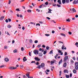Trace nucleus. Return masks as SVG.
<instances>
[{"label":"nucleus","mask_w":78,"mask_h":78,"mask_svg":"<svg viewBox=\"0 0 78 78\" xmlns=\"http://www.w3.org/2000/svg\"><path fill=\"white\" fill-rule=\"evenodd\" d=\"M75 68L76 70H78V62H76V63H75Z\"/></svg>","instance_id":"nucleus-1"},{"label":"nucleus","mask_w":78,"mask_h":78,"mask_svg":"<svg viewBox=\"0 0 78 78\" xmlns=\"http://www.w3.org/2000/svg\"><path fill=\"white\" fill-rule=\"evenodd\" d=\"M34 53L35 55H37H37L39 54V51H37L36 50H35L34 51Z\"/></svg>","instance_id":"nucleus-2"},{"label":"nucleus","mask_w":78,"mask_h":78,"mask_svg":"<svg viewBox=\"0 0 78 78\" xmlns=\"http://www.w3.org/2000/svg\"><path fill=\"white\" fill-rule=\"evenodd\" d=\"M68 56H66L64 58V62H66L67 60L68 59Z\"/></svg>","instance_id":"nucleus-3"},{"label":"nucleus","mask_w":78,"mask_h":78,"mask_svg":"<svg viewBox=\"0 0 78 78\" xmlns=\"http://www.w3.org/2000/svg\"><path fill=\"white\" fill-rule=\"evenodd\" d=\"M9 69H17V67H9Z\"/></svg>","instance_id":"nucleus-4"},{"label":"nucleus","mask_w":78,"mask_h":78,"mask_svg":"<svg viewBox=\"0 0 78 78\" xmlns=\"http://www.w3.org/2000/svg\"><path fill=\"white\" fill-rule=\"evenodd\" d=\"M35 61H40V59L39 58H38V57H35L34 58Z\"/></svg>","instance_id":"nucleus-5"},{"label":"nucleus","mask_w":78,"mask_h":78,"mask_svg":"<svg viewBox=\"0 0 78 78\" xmlns=\"http://www.w3.org/2000/svg\"><path fill=\"white\" fill-rule=\"evenodd\" d=\"M40 66L41 67H44V66H45V64H44V63H43L41 64Z\"/></svg>","instance_id":"nucleus-6"},{"label":"nucleus","mask_w":78,"mask_h":78,"mask_svg":"<svg viewBox=\"0 0 78 78\" xmlns=\"http://www.w3.org/2000/svg\"><path fill=\"white\" fill-rule=\"evenodd\" d=\"M72 11L73 12H76V10H75V8H73L72 10Z\"/></svg>","instance_id":"nucleus-7"},{"label":"nucleus","mask_w":78,"mask_h":78,"mask_svg":"<svg viewBox=\"0 0 78 78\" xmlns=\"http://www.w3.org/2000/svg\"><path fill=\"white\" fill-rule=\"evenodd\" d=\"M23 62H25V61H27V59L26 58V57H24L23 59Z\"/></svg>","instance_id":"nucleus-8"},{"label":"nucleus","mask_w":78,"mask_h":78,"mask_svg":"<svg viewBox=\"0 0 78 78\" xmlns=\"http://www.w3.org/2000/svg\"><path fill=\"white\" fill-rule=\"evenodd\" d=\"M62 59H61L58 62V65H60L62 63Z\"/></svg>","instance_id":"nucleus-9"},{"label":"nucleus","mask_w":78,"mask_h":78,"mask_svg":"<svg viewBox=\"0 0 78 78\" xmlns=\"http://www.w3.org/2000/svg\"><path fill=\"white\" fill-rule=\"evenodd\" d=\"M57 2L59 3V5H61V0H58Z\"/></svg>","instance_id":"nucleus-10"},{"label":"nucleus","mask_w":78,"mask_h":78,"mask_svg":"<svg viewBox=\"0 0 78 78\" xmlns=\"http://www.w3.org/2000/svg\"><path fill=\"white\" fill-rule=\"evenodd\" d=\"M66 66H67V63H64L63 65V67H66Z\"/></svg>","instance_id":"nucleus-11"},{"label":"nucleus","mask_w":78,"mask_h":78,"mask_svg":"<svg viewBox=\"0 0 78 78\" xmlns=\"http://www.w3.org/2000/svg\"><path fill=\"white\" fill-rule=\"evenodd\" d=\"M48 9L49 11L48 12V13H51V10L50 9Z\"/></svg>","instance_id":"nucleus-12"},{"label":"nucleus","mask_w":78,"mask_h":78,"mask_svg":"<svg viewBox=\"0 0 78 78\" xmlns=\"http://www.w3.org/2000/svg\"><path fill=\"white\" fill-rule=\"evenodd\" d=\"M5 61L6 62H8V61H9V59H8V58H5Z\"/></svg>","instance_id":"nucleus-13"},{"label":"nucleus","mask_w":78,"mask_h":78,"mask_svg":"<svg viewBox=\"0 0 78 78\" xmlns=\"http://www.w3.org/2000/svg\"><path fill=\"white\" fill-rule=\"evenodd\" d=\"M47 50H45V51H44V52L43 53L44 55H45V54L47 53Z\"/></svg>","instance_id":"nucleus-14"},{"label":"nucleus","mask_w":78,"mask_h":78,"mask_svg":"<svg viewBox=\"0 0 78 78\" xmlns=\"http://www.w3.org/2000/svg\"><path fill=\"white\" fill-rule=\"evenodd\" d=\"M69 72V71H68V70H66L65 69L64 70V73H68Z\"/></svg>","instance_id":"nucleus-15"},{"label":"nucleus","mask_w":78,"mask_h":78,"mask_svg":"<svg viewBox=\"0 0 78 78\" xmlns=\"http://www.w3.org/2000/svg\"><path fill=\"white\" fill-rule=\"evenodd\" d=\"M41 65H38L37 66V67L36 68L39 69H41Z\"/></svg>","instance_id":"nucleus-16"},{"label":"nucleus","mask_w":78,"mask_h":78,"mask_svg":"<svg viewBox=\"0 0 78 78\" xmlns=\"http://www.w3.org/2000/svg\"><path fill=\"white\" fill-rule=\"evenodd\" d=\"M62 36H64V37H66V34H64L61 33L60 34Z\"/></svg>","instance_id":"nucleus-17"},{"label":"nucleus","mask_w":78,"mask_h":78,"mask_svg":"<svg viewBox=\"0 0 78 78\" xmlns=\"http://www.w3.org/2000/svg\"><path fill=\"white\" fill-rule=\"evenodd\" d=\"M4 18H5V17L4 16H2V17H1V18H0V20H3V19H4Z\"/></svg>","instance_id":"nucleus-18"},{"label":"nucleus","mask_w":78,"mask_h":78,"mask_svg":"<svg viewBox=\"0 0 78 78\" xmlns=\"http://www.w3.org/2000/svg\"><path fill=\"white\" fill-rule=\"evenodd\" d=\"M73 72L74 73H76V71L75 69H74L73 70Z\"/></svg>","instance_id":"nucleus-19"},{"label":"nucleus","mask_w":78,"mask_h":78,"mask_svg":"<svg viewBox=\"0 0 78 78\" xmlns=\"http://www.w3.org/2000/svg\"><path fill=\"white\" fill-rule=\"evenodd\" d=\"M66 0H62V3L63 4H64L66 3Z\"/></svg>","instance_id":"nucleus-20"},{"label":"nucleus","mask_w":78,"mask_h":78,"mask_svg":"<svg viewBox=\"0 0 78 78\" xmlns=\"http://www.w3.org/2000/svg\"><path fill=\"white\" fill-rule=\"evenodd\" d=\"M73 3H74V4H76V3H78V2L76 1H74L73 2Z\"/></svg>","instance_id":"nucleus-21"},{"label":"nucleus","mask_w":78,"mask_h":78,"mask_svg":"<svg viewBox=\"0 0 78 78\" xmlns=\"http://www.w3.org/2000/svg\"><path fill=\"white\" fill-rule=\"evenodd\" d=\"M14 53H17V49H15L13 51Z\"/></svg>","instance_id":"nucleus-22"},{"label":"nucleus","mask_w":78,"mask_h":78,"mask_svg":"<svg viewBox=\"0 0 78 78\" xmlns=\"http://www.w3.org/2000/svg\"><path fill=\"white\" fill-rule=\"evenodd\" d=\"M39 56H42V54L41 53H39Z\"/></svg>","instance_id":"nucleus-23"},{"label":"nucleus","mask_w":78,"mask_h":78,"mask_svg":"<svg viewBox=\"0 0 78 78\" xmlns=\"http://www.w3.org/2000/svg\"><path fill=\"white\" fill-rule=\"evenodd\" d=\"M44 4L46 5H48V2H45Z\"/></svg>","instance_id":"nucleus-24"},{"label":"nucleus","mask_w":78,"mask_h":78,"mask_svg":"<svg viewBox=\"0 0 78 78\" xmlns=\"http://www.w3.org/2000/svg\"><path fill=\"white\" fill-rule=\"evenodd\" d=\"M27 11L28 12H31V10H30V9L27 10Z\"/></svg>","instance_id":"nucleus-25"},{"label":"nucleus","mask_w":78,"mask_h":78,"mask_svg":"<svg viewBox=\"0 0 78 78\" xmlns=\"http://www.w3.org/2000/svg\"><path fill=\"white\" fill-rule=\"evenodd\" d=\"M64 47H65V46H64V44H63L62 47V50H64Z\"/></svg>","instance_id":"nucleus-26"},{"label":"nucleus","mask_w":78,"mask_h":78,"mask_svg":"<svg viewBox=\"0 0 78 78\" xmlns=\"http://www.w3.org/2000/svg\"><path fill=\"white\" fill-rule=\"evenodd\" d=\"M20 67L21 69L22 68H23V65H20Z\"/></svg>","instance_id":"nucleus-27"},{"label":"nucleus","mask_w":78,"mask_h":78,"mask_svg":"<svg viewBox=\"0 0 78 78\" xmlns=\"http://www.w3.org/2000/svg\"><path fill=\"white\" fill-rule=\"evenodd\" d=\"M41 44H38V46H37V47L38 48H40L41 47Z\"/></svg>","instance_id":"nucleus-28"},{"label":"nucleus","mask_w":78,"mask_h":78,"mask_svg":"<svg viewBox=\"0 0 78 78\" xmlns=\"http://www.w3.org/2000/svg\"><path fill=\"white\" fill-rule=\"evenodd\" d=\"M12 27L11 26H10V25H9L7 26L8 28H10Z\"/></svg>","instance_id":"nucleus-29"},{"label":"nucleus","mask_w":78,"mask_h":78,"mask_svg":"<svg viewBox=\"0 0 78 78\" xmlns=\"http://www.w3.org/2000/svg\"><path fill=\"white\" fill-rule=\"evenodd\" d=\"M66 22H70V19H66Z\"/></svg>","instance_id":"nucleus-30"},{"label":"nucleus","mask_w":78,"mask_h":78,"mask_svg":"<svg viewBox=\"0 0 78 78\" xmlns=\"http://www.w3.org/2000/svg\"><path fill=\"white\" fill-rule=\"evenodd\" d=\"M7 48H8V46H4V49H7Z\"/></svg>","instance_id":"nucleus-31"},{"label":"nucleus","mask_w":78,"mask_h":78,"mask_svg":"<svg viewBox=\"0 0 78 78\" xmlns=\"http://www.w3.org/2000/svg\"><path fill=\"white\" fill-rule=\"evenodd\" d=\"M75 45L77 46V47H78V42H76V43L75 44Z\"/></svg>","instance_id":"nucleus-32"},{"label":"nucleus","mask_w":78,"mask_h":78,"mask_svg":"<svg viewBox=\"0 0 78 78\" xmlns=\"http://www.w3.org/2000/svg\"><path fill=\"white\" fill-rule=\"evenodd\" d=\"M66 76L67 78H69V75H66Z\"/></svg>","instance_id":"nucleus-33"},{"label":"nucleus","mask_w":78,"mask_h":78,"mask_svg":"<svg viewBox=\"0 0 78 78\" xmlns=\"http://www.w3.org/2000/svg\"><path fill=\"white\" fill-rule=\"evenodd\" d=\"M66 2L67 3H69V0H66Z\"/></svg>","instance_id":"nucleus-34"},{"label":"nucleus","mask_w":78,"mask_h":78,"mask_svg":"<svg viewBox=\"0 0 78 78\" xmlns=\"http://www.w3.org/2000/svg\"><path fill=\"white\" fill-rule=\"evenodd\" d=\"M38 42V41L37 40H36L34 41V43H35V44H37V43Z\"/></svg>","instance_id":"nucleus-35"},{"label":"nucleus","mask_w":78,"mask_h":78,"mask_svg":"<svg viewBox=\"0 0 78 78\" xmlns=\"http://www.w3.org/2000/svg\"><path fill=\"white\" fill-rule=\"evenodd\" d=\"M52 53H53V51H50V53H49V54H52Z\"/></svg>","instance_id":"nucleus-36"},{"label":"nucleus","mask_w":78,"mask_h":78,"mask_svg":"<svg viewBox=\"0 0 78 78\" xmlns=\"http://www.w3.org/2000/svg\"><path fill=\"white\" fill-rule=\"evenodd\" d=\"M26 76H27V77H29V76H30V74H28L27 73L26 74Z\"/></svg>","instance_id":"nucleus-37"},{"label":"nucleus","mask_w":78,"mask_h":78,"mask_svg":"<svg viewBox=\"0 0 78 78\" xmlns=\"http://www.w3.org/2000/svg\"><path fill=\"white\" fill-rule=\"evenodd\" d=\"M21 50L22 51H23V50H24V48H23V47L21 48Z\"/></svg>","instance_id":"nucleus-38"},{"label":"nucleus","mask_w":78,"mask_h":78,"mask_svg":"<svg viewBox=\"0 0 78 78\" xmlns=\"http://www.w3.org/2000/svg\"><path fill=\"white\" fill-rule=\"evenodd\" d=\"M29 42L30 43H32V42H33V41H32V40H29Z\"/></svg>","instance_id":"nucleus-39"},{"label":"nucleus","mask_w":78,"mask_h":78,"mask_svg":"<svg viewBox=\"0 0 78 78\" xmlns=\"http://www.w3.org/2000/svg\"><path fill=\"white\" fill-rule=\"evenodd\" d=\"M46 48L47 50H48V49L49 48L48 46H47L46 47Z\"/></svg>","instance_id":"nucleus-40"},{"label":"nucleus","mask_w":78,"mask_h":78,"mask_svg":"<svg viewBox=\"0 0 78 78\" xmlns=\"http://www.w3.org/2000/svg\"><path fill=\"white\" fill-rule=\"evenodd\" d=\"M45 36H50V34H45Z\"/></svg>","instance_id":"nucleus-41"},{"label":"nucleus","mask_w":78,"mask_h":78,"mask_svg":"<svg viewBox=\"0 0 78 78\" xmlns=\"http://www.w3.org/2000/svg\"><path fill=\"white\" fill-rule=\"evenodd\" d=\"M16 11H20V9H16Z\"/></svg>","instance_id":"nucleus-42"},{"label":"nucleus","mask_w":78,"mask_h":78,"mask_svg":"<svg viewBox=\"0 0 78 78\" xmlns=\"http://www.w3.org/2000/svg\"><path fill=\"white\" fill-rule=\"evenodd\" d=\"M54 61H52L51 62V64H54Z\"/></svg>","instance_id":"nucleus-43"},{"label":"nucleus","mask_w":78,"mask_h":78,"mask_svg":"<svg viewBox=\"0 0 78 78\" xmlns=\"http://www.w3.org/2000/svg\"><path fill=\"white\" fill-rule=\"evenodd\" d=\"M57 6H58V7H61V5H59V4H57Z\"/></svg>","instance_id":"nucleus-44"},{"label":"nucleus","mask_w":78,"mask_h":78,"mask_svg":"<svg viewBox=\"0 0 78 78\" xmlns=\"http://www.w3.org/2000/svg\"><path fill=\"white\" fill-rule=\"evenodd\" d=\"M58 42H59V43H61L62 44H63L64 42H62L61 41H58Z\"/></svg>","instance_id":"nucleus-45"},{"label":"nucleus","mask_w":78,"mask_h":78,"mask_svg":"<svg viewBox=\"0 0 78 78\" xmlns=\"http://www.w3.org/2000/svg\"><path fill=\"white\" fill-rule=\"evenodd\" d=\"M68 33L69 34H70V35L72 34V33L71 32H70V31Z\"/></svg>","instance_id":"nucleus-46"},{"label":"nucleus","mask_w":78,"mask_h":78,"mask_svg":"<svg viewBox=\"0 0 78 78\" xmlns=\"http://www.w3.org/2000/svg\"><path fill=\"white\" fill-rule=\"evenodd\" d=\"M67 55V53L66 52H65V56H66V55Z\"/></svg>","instance_id":"nucleus-47"},{"label":"nucleus","mask_w":78,"mask_h":78,"mask_svg":"<svg viewBox=\"0 0 78 78\" xmlns=\"http://www.w3.org/2000/svg\"><path fill=\"white\" fill-rule=\"evenodd\" d=\"M42 5H43V4H42V5H41L39 6L40 8H42Z\"/></svg>","instance_id":"nucleus-48"},{"label":"nucleus","mask_w":78,"mask_h":78,"mask_svg":"<svg viewBox=\"0 0 78 78\" xmlns=\"http://www.w3.org/2000/svg\"><path fill=\"white\" fill-rule=\"evenodd\" d=\"M38 25L39 26H40V24H39V23H37V24H36V26H37Z\"/></svg>","instance_id":"nucleus-49"},{"label":"nucleus","mask_w":78,"mask_h":78,"mask_svg":"<svg viewBox=\"0 0 78 78\" xmlns=\"http://www.w3.org/2000/svg\"><path fill=\"white\" fill-rule=\"evenodd\" d=\"M22 30H25V27H23L22 28Z\"/></svg>","instance_id":"nucleus-50"},{"label":"nucleus","mask_w":78,"mask_h":78,"mask_svg":"<svg viewBox=\"0 0 78 78\" xmlns=\"http://www.w3.org/2000/svg\"><path fill=\"white\" fill-rule=\"evenodd\" d=\"M5 22H6L7 23H8V19H6L5 20Z\"/></svg>","instance_id":"nucleus-51"},{"label":"nucleus","mask_w":78,"mask_h":78,"mask_svg":"<svg viewBox=\"0 0 78 78\" xmlns=\"http://www.w3.org/2000/svg\"><path fill=\"white\" fill-rule=\"evenodd\" d=\"M46 19H48V20H50V18H49V17H47Z\"/></svg>","instance_id":"nucleus-52"},{"label":"nucleus","mask_w":78,"mask_h":78,"mask_svg":"<svg viewBox=\"0 0 78 78\" xmlns=\"http://www.w3.org/2000/svg\"><path fill=\"white\" fill-rule=\"evenodd\" d=\"M42 47H43V48H45V46L44 45H43Z\"/></svg>","instance_id":"nucleus-53"},{"label":"nucleus","mask_w":78,"mask_h":78,"mask_svg":"<svg viewBox=\"0 0 78 78\" xmlns=\"http://www.w3.org/2000/svg\"><path fill=\"white\" fill-rule=\"evenodd\" d=\"M15 42V41H14V40L12 41V44H14V43Z\"/></svg>","instance_id":"nucleus-54"},{"label":"nucleus","mask_w":78,"mask_h":78,"mask_svg":"<svg viewBox=\"0 0 78 78\" xmlns=\"http://www.w3.org/2000/svg\"><path fill=\"white\" fill-rule=\"evenodd\" d=\"M46 71H47V72H50V70H49V69L46 70Z\"/></svg>","instance_id":"nucleus-55"},{"label":"nucleus","mask_w":78,"mask_h":78,"mask_svg":"<svg viewBox=\"0 0 78 78\" xmlns=\"http://www.w3.org/2000/svg\"><path fill=\"white\" fill-rule=\"evenodd\" d=\"M29 56H31V52H29Z\"/></svg>","instance_id":"nucleus-56"},{"label":"nucleus","mask_w":78,"mask_h":78,"mask_svg":"<svg viewBox=\"0 0 78 78\" xmlns=\"http://www.w3.org/2000/svg\"><path fill=\"white\" fill-rule=\"evenodd\" d=\"M10 3H11V0H9V5H10Z\"/></svg>","instance_id":"nucleus-57"},{"label":"nucleus","mask_w":78,"mask_h":78,"mask_svg":"<svg viewBox=\"0 0 78 78\" xmlns=\"http://www.w3.org/2000/svg\"><path fill=\"white\" fill-rule=\"evenodd\" d=\"M4 67V65L1 66H0V68H2V67Z\"/></svg>","instance_id":"nucleus-58"},{"label":"nucleus","mask_w":78,"mask_h":78,"mask_svg":"<svg viewBox=\"0 0 78 78\" xmlns=\"http://www.w3.org/2000/svg\"><path fill=\"white\" fill-rule=\"evenodd\" d=\"M9 21V22H11V20L9 19H8Z\"/></svg>","instance_id":"nucleus-59"},{"label":"nucleus","mask_w":78,"mask_h":78,"mask_svg":"<svg viewBox=\"0 0 78 78\" xmlns=\"http://www.w3.org/2000/svg\"><path fill=\"white\" fill-rule=\"evenodd\" d=\"M36 11H38V12H40V10L38 9H36Z\"/></svg>","instance_id":"nucleus-60"},{"label":"nucleus","mask_w":78,"mask_h":78,"mask_svg":"<svg viewBox=\"0 0 78 78\" xmlns=\"http://www.w3.org/2000/svg\"><path fill=\"white\" fill-rule=\"evenodd\" d=\"M28 78H33V76H29L28 77Z\"/></svg>","instance_id":"nucleus-61"},{"label":"nucleus","mask_w":78,"mask_h":78,"mask_svg":"<svg viewBox=\"0 0 78 78\" xmlns=\"http://www.w3.org/2000/svg\"><path fill=\"white\" fill-rule=\"evenodd\" d=\"M73 59L74 60H75V59H76V58H75V57H73Z\"/></svg>","instance_id":"nucleus-62"},{"label":"nucleus","mask_w":78,"mask_h":78,"mask_svg":"<svg viewBox=\"0 0 78 78\" xmlns=\"http://www.w3.org/2000/svg\"><path fill=\"white\" fill-rule=\"evenodd\" d=\"M75 17H76V18H77V17H78V15H76L75 16Z\"/></svg>","instance_id":"nucleus-63"},{"label":"nucleus","mask_w":78,"mask_h":78,"mask_svg":"<svg viewBox=\"0 0 78 78\" xmlns=\"http://www.w3.org/2000/svg\"><path fill=\"white\" fill-rule=\"evenodd\" d=\"M20 17H22V15H20Z\"/></svg>","instance_id":"nucleus-64"}]
</instances>
